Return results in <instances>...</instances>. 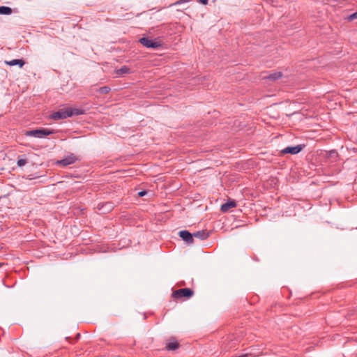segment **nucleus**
I'll return each instance as SVG.
<instances>
[{
  "instance_id": "obj_1",
  "label": "nucleus",
  "mask_w": 357,
  "mask_h": 357,
  "mask_svg": "<svg viewBox=\"0 0 357 357\" xmlns=\"http://www.w3.org/2000/svg\"><path fill=\"white\" fill-rule=\"evenodd\" d=\"M84 114V110L79 108L65 107L52 113L50 118L54 120L64 119L73 116H79Z\"/></svg>"
},
{
  "instance_id": "obj_2",
  "label": "nucleus",
  "mask_w": 357,
  "mask_h": 357,
  "mask_svg": "<svg viewBox=\"0 0 357 357\" xmlns=\"http://www.w3.org/2000/svg\"><path fill=\"white\" fill-rule=\"evenodd\" d=\"M56 133V131L52 129L40 128L36 130H26L24 135L27 137H34L36 138H43L47 135Z\"/></svg>"
},
{
  "instance_id": "obj_3",
  "label": "nucleus",
  "mask_w": 357,
  "mask_h": 357,
  "mask_svg": "<svg viewBox=\"0 0 357 357\" xmlns=\"http://www.w3.org/2000/svg\"><path fill=\"white\" fill-rule=\"evenodd\" d=\"M139 43L146 47L153 49H157L162 45V43L157 38L151 40L146 37L141 38L139 39Z\"/></svg>"
},
{
  "instance_id": "obj_4",
  "label": "nucleus",
  "mask_w": 357,
  "mask_h": 357,
  "mask_svg": "<svg viewBox=\"0 0 357 357\" xmlns=\"http://www.w3.org/2000/svg\"><path fill=\"white\" fill-rule=\"evenodd\" d=\"M194 294L193 290L190 288H183L173 291L172 297L175 299L181 298L183 297L190 298Z\"/></svg>"
},
{
  "instance_id": "obj_5",
  "label": "nucleus",
  "mask_w": 357,
  "mask_h": 357,
  "mask_svg": "<svg viewBox=\"0 0 357 357\" xmlns=\"http://www.w3.org/2000/svg\"><path fill=\"white\" fill-rule=\"evenodd\" d=\"M77 160H78V158L76 157V155L75 154L70 153V155L65 157L64 158H63L60 160H58L56 162V164L58 165H60L62 167H66L69 165H72V164L75 163Z\"/></svg>"
},
{
  "instance_id": "obj_6",
  "label": "nucleus",
  "mask_w": 357,
  "mask_h": 357,
  "mask_svg": "<svg viewBox=\"0 0 357 357\" xmlns=\"http://www.w3.org/2000/svg\"><path fill=\"white\" fill-rule=\"evenodd\" d=\"M304 145H297L295 146H287L281 151L282 154L295 155L300 153L304 148Z\"/></svg>"
},
{
  "instance_id": "obj_7",
  "label": "nucleus",
  "mask_w": 357,
  "mask_h": 357,
  "mask_svg": "<svg viewBox=\"0 0 357 357\" xmlns=\"http://www.w3.org/2000/svg\"><path fill=\"white\" fill-rule=\"evenodd\" d=\"M178 236L188 244L193 243V234H191L187 230L180 231L178 233Z\"/></svg>"
},
{
  "instance_id": "obj_8",
  "label": "nucleus",
  "mask_w": 357,
  "mask_h": 357,
  "mask_svg": "<svg viewBox=\"0 0 357 357\" xmlns=\"http://www.w3.org/2000/svg\"><path fill=\"white\" fill-rule=\"evenodd\" d=\"M236 206V202L234 200H228L226 203L223 204L221 206L220 210L223 213H226L229 211L230 208H234Z\"/></svg>"
},
{
  "instance_id": "obj_9",
  "label": "nucleus",
  "mask_w": 357,
  "mask_h": 357,
  "mask_svg": "<svg viewBox=\"0 0 357 357\" xmlns=\"http://www.w3.org/2000/svg\"><path fill=\"white\" fill-rule=\"evenodd\" d=\"M113 204L111 202H106L104 204H99L98 205V209L101 211L102 213H107L113 208Z\"/></svg>"
},
{
  "instance_id": "obj_10",
  "label": "nucleus",
  "mask_w": 357,
  "mask_h": 357,
  "mask_svg": "<svg viewBox=\"0 0 357 357\" xmlns=\"http://www.w3.org/2000/svg\"><path fill=\"white\" fill-rule=\"evenodd\" d=\"M209 236L208 232L206 230L198 231L193 233V238H198L201 240H205Z\"/></svg>"
},
{
  "instance_id": "obj_11",
  "label": "nucleus",
  "mask_w": 357,
  "mask_h": 357,
  "mask_svg": "<svg viewBox=\"0 0 357 357\" xmlns=\"http://www.w3.org/2000/svg\"><path fill=\"white\" fill-rule=\"evenodd\" d=\"M5 63L10 66L18 65L20 68H22L25 64V61L23 59H13L11 61H6Z\"/></svg>"
},
{
  "instance_id": "obj_12",
  "label": "nucleus",
  "mask_w": 357,
  "mask_h": 357,
  "mask_svg": "<svg viewBox=\"0 0 357 357\" xmlns=\"http://www.w3.org/2000/svg\"><path fill=\"white\" fill-rule=\"evenodd\" d=\"M282 73L281 72H275L269 74L268 76L264 77V78L275 81L282 77Z\"/></svg>"
},
{
  "instance_id": "obj_13",
  "label": "nucleus",
  "mask_w": 357,
  "mask_h": 357,
  "mask_svg": "<svg viewBox=\"0 0 357 357\" xmlns=\"http://www.w3.org/2000/svg\"><path fill=\"white\" fill-rule=\"evenodd\" d=\"M178 343L176 341L170 342L167 344L166 348L167 350H175L178 348Z\"/></svg>"
},
{
  "instance_id": "obj_14",
  "label": "nucleus",
  "mask_w": 357,
  "mask_h": 357,
  "mask_svg": "<svg viewBox=\"0 0 357 357\" xmlns=\"http://www.w3.org/2000/svg\"><path fill=\"white\" fill-rule=\"evenodd\" d=\"M12 13V9L8 6H0V15H10Z\"/></svg>"
},
{
  "instance_id": "obj_15",
  "label": "nucleus",
  "mask_w": 357,
  "mask_h": 357,
  "mask_svg": "<svg viewBox=\"0 0 357 357\" xmlns=\"http://www.w3.org/2000/svg\"><path fill=\"white\" fill-rule=\"evenodd\" d=\"M130 73V68L126 66H122L121 68L116 70L117 75L127 74Z\"/></svg>"
},
{
  "instance_id": "obj_16",
  "label": "nucleus",
  "mask_w": 357,
  "mask_h": 357,
  "mask_svg": "<svg viewBox=\"0 0 357 357\" xmlns=\"http://www.w3.org/2000/svg\"><path fill=\"white\" fill-rule=\"evenodd\" d=\"M111 89L109 86H102L98 89V92L101 94H107L110 91Z\"/></svg>"
},
{
  "instance_id": "obj_17",
  "label": "nucleus",
  "mask_w": 357,
  "mask_h": 357,
  "mask_svg": "<svg viewBox=\"0 0 357 357\" xmlns=\"http://www.w3.org/2000/svg\"><path fill=\"white\" fill-rule=\"evenodd\" d=\"M349 21H353L357 19V11L350 15H349L347 18Z\"/></svg>"
},
{
  "instance_id": "obj_18",
  "label": "nucleus",
  "mask_w": 357,
  "mask_h": 357,
  "mask_svg": "<svg viewBox=\"0 0 357 357\" xmlns=\"http://www.w3.org/2000/svg\"><path fill=\"white\" fill-rule=\"evenodd\" d=\"M26 162H27L26 160L20 159L17 160V164L19 167H22V166L25 165L26 164Z\"/></svg>"
},
{
  "instance_id": "obj_19",
  "label": "nucleus",
  "mask_w": 357,
  "mask_h": 357,
  "mask_svg": "<svg viewBox=\"0 0 357 357\" xmlns=\"http://www.w3.org/2000/svg\"><path fill=\"white\" fill-rule=\"evenodd\" d=\"M190 0H178L176 2H175L174 3H173L172 5H178V4H181V3H187Z\"/></svg>"
},
{
  "instance_id": "obj_20",
  "label": "nucleus",
  "mask_w": 357,
  "mask_h": 357,
  "mask_svg": "<svg viewBox=\"0 0 357 357\" xmlns=\"http://www.w3.org/2000/svg\"><path fill=\"white\" fill-rule=\"evenodd\" d=\"M198 2L204 4V5H207L208 3V0H197Z\"/></svg>"
},
{
  "instance_id": "obj_21",
  "label": "nucleus",
  "mask_w": 357,
  "mask_h": 357,
  "mask_svg": "<svg viewBox=\"0 0 357 357\" xmlns=\"http://www.w3.org/2000/svg\"><path fill=\"white\" fill-rule=\"evenodd\" d=\"M146 194V191H145V190H142V191H140V192H138V195H139V197H143V196H144Z\"/></svg>"
},
{
  "instance_id": "obj_22",
  "label": "nucleus",
  "mask_w": 357,
  "mask_h": 357,
  "mask_svg": "<svg viewBox=\"0 0 357 357\" xmlns=\"http://www.w3.org/2000/svg\"><path fill=\"white\" fill-rule=\"evenodd\" d=\"M79 336H80V334H79V333H78V334L77 335V337H77V338H79Z\"/></svg>"
},
{
  "instance_id": "obj_23",
  "label": "nucleus",
  "mask_w": 357,
  "mask_h": 357,
  "mask_svg": "<svg viewBox=\"0 0 357 357\" xmlns=\"http://www.w3.org/2000/svg\"><path fill=\"white\" fill-rule=\"evenodd\" d=\"M2 266V264L0 263V266Z\"/></svg>"
}]
</instances>
